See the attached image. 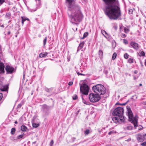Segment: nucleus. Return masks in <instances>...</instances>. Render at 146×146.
Returning a JSON list of instances; mask_svg holds the SVG:
<instances>
[{"mask_svg": "<svg viewBox=\"0 0 146 146\" xmlns=\"http://www.w3.org/2000/svg\"><path fill=\"white\" fill-rule=\"evenodd\" d=\"M66 1L67 4L68 11L70 13L68 14L70 22L78 26L83 17L81 8L79 5L75 4V0H66Z\"/></svg>", "mask_w": 146, "mask_h": 146, "instance_id": "f257e3e1", "label": "nucleus"}, {"mask_svg": "<svg viewBox=\"0 0 146 146\" xmlns=\"http://www.w3.org/2000/svg\"><path fill=\"white\" fill-rule=\"evenodd\" d=\"M105 4L104 11L111 19L116 20L121 16V11L116 0H103Z\"/></svg>", "mask_w": 146, "mask_h": 146, "instance_id": "f03ea898", "label": "nucleus"}, {"mask_svg": "<svg viewBox=\"0 0 146 146\" xmlns=\"http://www.w3.org/2000/svg\"><path fill=\"white\" fill-rule=\"evenodd\" d=\"M92 90L96 94H90L89 96L90 100H100L102 98L103 100H105L109 96V94L106 92V88L102 84H98L93 86Z\"/></svg>", "mask_w": 146, "mask_h": 146, "instance_id": "7ed1b4c3", "label": "nucleus"}, {"mask_svg": "<svg viewBox=\"0 0 146 146\" xmlns=\"http://www.w3.org/2000/svg\"><path fill=\"white\" fill-rule=\"evenodd\" d=\"M127 111L126 113L128 117L129 121L132 123L134 125V127L136 128L138 126V117L137 115L133 117L132 112L129 106L127 107Z\"/></svg>", "mask_w": 146, "mask_h": 146, "instance_id": "20e7f679", "label": "nucleus"}, {"mask_svg": "<svg viewBox=\"0 0 146 146\" xmlns=\"http://www.w3.org/2000/svg\"><path fill=\"white\" fill-rule=\"evenodd\" d=\"M124 113L123 108L121 107H117L116 108L112 113L113 115L116 116H123Z\"/></svg>", "mask_w": 146, "mask_h": 146, "instance_id": "39448f33", "label": "nucleus"}, {"mask_svg": "<svg viewBox=\"0 0 146 146\" xmlns=\"http://www.w3.org/2000/svg\"><path fill=\"white\" fill-rule=\"evenodd\" d=\"M80 92L84 95H87L89 89L88 86L85 84H83L82 85H81V84H80Z\"/></svg>", "mask_w": 146, "mask_h": 146, "instance_id": "423d86ee", "label": "nucleus"}, {"mask_svg": "<svg viewBox=\"0 0 146 146\" xmlns=\"http://www.w3.org/2000/svg\"><path fill=\"white\" fill-rule=\"evenodd\" d=\"M112 121L115 123H121L123 122L124 120V117L123 116H117V117H113Z\"/></svg>", "mask_w": 146, "mask_h": 146, "instance_id": "0eeeda50", "label": "nucleus"}, {"mask_svg": "<svg viewBox=\"0 0 146 146\" xmlns=\"http://www.w3.org/2000/svg\"><path fill=\"white\" fill-rule=\"evenodd\" d=\"M32 125L33 127H36L39 125V120L36 116H35L32 119Z\"/></svg>", "mask_w": 146, "mask_h": 146, "instance_id": "6e6552de", "label": "nucleus"}, {"mask_svg": "<svg viewBox=\"0 0 146 146\" xmlns=\"http://www.w3.org/2000/svg\"><path fill=\"white\" fill-rule=\"evenodd\" d=\"M5 70L7 74H11L13 73L14 70V68L12 66L9 65H7L5 67Z\"/></svg>", "mask_w": 146, "mask_h": 146, "instance_id": "1a4fd4ad", "label": "nucleus"}, {"mask_svg": "<svg viewBox=\"0 0 146 146\" xmlns=\"http://www.w3.org/2000/svg\"><path fill=\"white\" fill-rule=\"evenodd\" d=\"M130 45L133 48L136 50H138L139 48V44L135 42H131Z\"/></svg>", "mask_w": 146, "mask_h": 146, "instance_id": "9d476101", "label": "nucleus"}, {"mask_svg": "<svg viewBox=\"0 0 146 146\" xmlns=\"http://www.w3.org/2000/svg\"><path fill=\"white\" fill-rule=\"evenodd\" d=\"M50 109V107L46 105H45L43 106V111L45 113V115H47L48 114V111Z\"/></svg>", "mask_w": 146, "mask_h": 146, "instance_id": "9b49d317", "label": "nucleus"}, {"mask_svg": "<svg viewBox=\"0 0 146 146\" xmlns=\"http://www.w3.org/2000/svg\"><path fill=\"white\" fill-rule=\"evenodd\" d=\"M4 65L2 63H0V74L4 73Z\"/></svg>", "mask_w": 146, "mask_h": 146, "instance_id": "f8f14e48", "label": "nucleus"}, {"mask_svg": "<svg viewBox=\"0 0 146 146\" xmlns=\"http://www.w3.org/2000/svg\"><path fill=\"white\" fill-rule=\"evenodd\" d=\"M84 43V41H83L80 43L78 48L77 52H78L83 47Z\"/></svg>", "mask_w": 146, "mask_h": 146, "instance_id": "ddd939ff", "label": "nucleus"}, {"mask_svg": "<svg viewBox=\"0 0 146 146\" xmlns=\"http://www.w3.org/2000/svg\"><path fill=\"white\" fill-rule=\"evenodd\" d=\"M97 101H83V102L84 104L86 105H90L91 102H95Z\"/></svg>", "mask_w": 146, "mask_h": 146, "instance_id": "4468645a", "label": "nucleus"}, {"mask_svg": "<svg viewBox=\"0 0 146 146\" xmlns=\"http://www.w3.org/2000/svg\"><path fill=\"white\" fill-rule=\"evenodd\" d=\"M1 90L2 91H7L8 90V85H5L3 86V88H1Z\"/></svg>", "mask_w": 146, "mask_h": 146, "instance_id": "2eb2a0df", "label": "nucleus"}, {"mask_svg": "<svg viewBox=\"0 0 146 146\" xmlns=\"http://www.w3.org/2000/svg\"><path fill=\"white\" fill-rule=\"evenodd\" d=\"M47 54V52L41 53L39 54V56L41 58L44 57L46 56Z\"/></svg>", "mask_w": 146, "mask_h": 146, "instance_id": "dca6fc26", "label": "nucleus"}, {"mask_svg": "<svg viewBox=\"0 0 146 146\" xmlns=\"http://www.w3.org/2000/svg\"><path fill=\"white\" fill-rule=\"evenodd\" d=\"M21 18H22V25H23L24 22L26 20H27L28 21H29V19L28 18H26L25 17H21Z\"/></svg>", "mask_w": 146, "mask_h": 146, "instance_id": "f3484780", "label": "nucleus"}, {"mask_svg": "<svg viewBox=\"0 0 146 146\" xmlns=\"http://www.w3.org/2000/svg\"><path fill=\"white\" fill-rule=\"evenodd\" d=\"M21 130L23 131H26L27 129V127L25 125H23L21 127Z\"/></svg>", "mask_w": 146, "mask_h": 146, "instance_id": "a211bd4d", "label": "nucleus"}, {"mask_svg": "<svg viewBox=\"0 0 146 146\" xmlns=\"http://www.w3.org/2000/svg\"><path fill=\"white\" fill-rule=\"evenodd\" d=\"M28 9L29 11L32 12L35 11L37 9L36 7L35 9H33L31 7V8L28 7Z\"/></svg>", "mask_w": 146, "mask_h": 146, "instance_id": "6ab92c4d", "label": "nucleus"}, {"mask_svg": "<svg viewBox=\"0 0 146 146\" xmlns=\"http://www.w3.org/2000/svg\"><path fill=\"white\" fill-rule=\"evenodd\" d=\"M99 55L100 57V58H102L103 56V52L102 51L100 50L99 51Z\"/></svg>", "mask_w": 146, "mask_h": 146, "instance_id": "aec40b11", "label": "nucleus"}, {"mask_svg": "<svg viewBox=\"0 0 146 146\" xmlns=\"http://www.w3.org/2000/svg\"><path fill=\"white\" fill-rule=\"evenodd\" d=\"M137 140L141 142H142L144 141L143 137L142 136L138 137L137 138Z\"/></svg>", "mask_w": 146, "mask_h": 146, "instance_id": "412c9836", "label": "nucleus"}, {"mask_svg": "<svg viewBox=\"0 0 146 146\" xmlns=\"http://www.w3.org/2000/svg\"><path fill=\"white\" fill-rule=\"evenodd\" d=\"M53 88H45V91L48 92H50L52 91Z\"/></svg>", "mask_w": 146, "mask_h": 146, "instance_id": "4be33fe9", "label": "nucleus"}, {"mask_svg": "<svg viewBox=\"0 0 146 146\" xmlns=\"http://www.w3.org/2000/svg\"><path fill=\"white\" fill-rule=\"evenodd\" d=\"M139 54L140 56H144L145 55V53L142 51H140Z\"/></svg>", "mask_w": 146, "mask_h": 146, "instance_id": "5701e85b", "label": "nucleus"}, {"mask_svg": "<svg viewBox=\"0 0 146 146\" xmlns=\"http://www.w3.org/2000/svg\"><path fill=\"white\" fill-rule=\"evenodd\" d=\"M90 132V130L89 129H87L84 131V133L85 135H88Z\"/></svg>", "mask_w": 146, "mask_h": 146, "instance_id": "b1692460", "label": "nucleus"}, {"mask_svg": "<svg viewBox=\"0 0 146 146\" xmlns=\"http://www.w3.org/2000/svg\"><path fill=\"white\" fill-rule=\"evenodd\" d=\"M101 33H102V35L104 36L106 38V37L105 35L104 34H106V35H107L108 34L106 32V31L105 30H101Z\"/></svg>", "mask_w": 146, "mask_h": 146, "instance_id": "393cba45", "label": "nucleus"}, {"mask_svg": "<svg viewBox=\"0 0 146 146\" xmlns=\"http://www.w3.org/2000/svg\"><path fill=\"white\" fill-rule=\"evenodd\" d=\"M117 56V54L115 52H114L113 53L112 56V59L113 60H114L115 59Z\"/></svg>", "mask_w": 146, "mask_h": 146, "instance_id": "a878e982", "label": "nucleus"}, {"mask_svg": "<svg viewBox=\"0 0 146 146\" xmlns=\"http://www.w3.org/2000/svg\"><path fill=\"white\" fill-rule=\"evenodd\" d=\"M132 126L130 125L127 126L125 128V129H127V130H131L132 129Z\"/></svg>", "mask_w": 146, "mask_h": 146, "instance_id": "bb28decb", "label": "nucleus"}, {"mask_svg": "<svg viewBox=\"0 0 146 146\" xmlns=\"http://www.w3.org/2000/svg\"><path fill=\"white\" fill-rule=\"evenodd\" d=\"M78 96L76 94H75L73 95V96H72V98L73 100H77L78 99Z\"/></svg>", "mask_w": 146, "mask_h": 146, "instance_id": "cd10ccee", "label": "nucleus"}, {"mask_svg": "<svg viewBox=\"0 0 146 146\" xmlns=\"http://www.w3.org/2000/svg\"><path fill=\"white\" fill-rule=\"evenodd\" d=\"M15 129L13 128H12L11 130V133L12 135H13L15 133Z\"/></svg>", "mask_w": 146, "mask_h": 146, "instance_id": "c85d7f7f", "label": "nucleus"}, {"mask_svg": "<svg viewBox=\"0 0 146 146\" xmlns=\"http://www.w3.org/2000/svg\"><path fill=\"white\" fill-rule=\"evenodd\" d=\"M88 32H86L84 33V34L83 36V37L82 38V39H84V38H85L86 36H88Z\"/></svg>", "mask_w": 146, "mask_h": 146, "instance_id": "c756f323", "label": "nucleus"}, {"mask_svg": "<svg viewBox=\"0 0 146 146\" xmlns=\"http://www.w3.org/2000/svg\"><path fill=\"white\" fill-rule=\"evenodd\" d=\"M47 37H46L44 39V40H43V44H44V46L46 43V41H47Z\"/></svg>", "mask_w": 146, "mask_h": 146, "instance_id": "7c9ffc66", "label": "nucleus"}, {"mask_svg": "<svg viewBox=\"0 0 146 146\" xmlns=\"http://www.w3.org/2000/svg\"><path fill=\"white\" fill-rule=\"evenodd\" d=\"M24 134H22L20 135H18L17 137V139H20L22 138L24 136Z\"/></svg>", "mask_w": 146, "mask_h": 146, "instance_id": "2f4dec72", "label": "nucleus"}, {"mask_svg": "<svg viewBox=\"0 0 146 146\" xmlns=\"http://www.w3.org/2000/svg\"><path fill=\"white\" fill-rule=\"evenodd\" d=\"M129 56L128 54L127 53L125 54L124 55V57L125 59H127L128 58Z\"/></svg>", "mask_w": 146, "mask_h": 146, "instance_id": "473e14b6", "label": "nucleus"}, {"mask_svg": "<svg viewBox=\"0 0 146 146\" xmlns=\"http://www.w3.org/2000/svg\"><path fill=\"white\" fill-rule=\"evenodd\" d=\"M129 13L130 14H131L133 13V11L132 9H129L128 10Z\"/></svg>", "mask_w": 146, "mask_h": 146, "instance_id": "72a5a7b5", "label": "nucleus"}, {"mask_svg": "<svg viewBox=\"0 0 146 146\" xmlns=\"http://www.w3.org/2000/svg\"><path fill=\"white\" fill-rule=\"evenodd\" d=\"M124 32L126 33H128L129 31V29H127L126 28H124Z\"/></svg>", "mask_w": 146, "mask_h": 146, "instance_id": "f704fd0d", "label": "nucleus"}, {"mask_svg": "<svg viewBox=\"0 0 146 146\" xmlns=\"http://www.w3.org/2000/svg\"><path fill=\"white\" fill-rule=\"evenodd\" d=\"M128 62L129 63H131L133 62V59L132 58H129L128 59Z\"/></svg>", "mask_w": 146, "mask_h": 146, "instance_id": "c9c22d12", "label": "nucleus"}, {"mask_svg": "<svg viewBox=\"0 0 146 146\" xmlns=\"http://www.w3.org/2000/svg\"><path fill=\"white\" fill-rule=\"evenodd\" d=\"M123 42L124 43H125V44H128V41L126 39H123Z\"/></svg>", "mask_w": 146, "mask_h": 146, "instance_id": "e433bc0d", "label": "nucleus"}, {"mask_svg": "<svg viewBox=\"0 0 146 146\" xmlns=\"http://www.w3.org/2000/svg\"><path fill=\"white\" fill-rule=\"evenodd\" d=\"M23 104V103H22L21 104H19L18 105V106H17V107L18 108H20L21 106Z\"/></svg>", "mask_w": 146, "mask_h": 146, "instance_id": "4c0bfd02", "label": "nucleus"}, {"mask_svg": "<svg viewBox=\"0 0 146 146\" xmlns=\"http://www.w3.org/2000/svg\"><path fill=\"white\" fill-rule=\"evenodd\" d=\"M54 143V141L53 140H52L50 143V146H52Z\"/></svg>", "mask_w": 146, "mask_h": 146, "instance_id": "58836bf2", "label": "nucleus"}, {"mask_svg": "<svg viewBox=\"0 0 146 146\" xmlns=\"http://www.w3.org/2000/svg\"><path fill=\"white\" fill-rule=\"evenodd\" d=\"M127 102H126V103H122V104H119V103L118 104V103H117L116 104H119L120 105H121L124 106V105H125L127 104Z\"/></svg>", "mask_w": 146, "mask_h": 146, "instance_id": "ea45409f", "label": "nucleus"}, {"mask_svg": "<svg viewBox=\"0 0 146 146\" xmlns=\"http://www.w3.org/2000/svg\"><path fill=\"white\" fill-rule=\"evenodd\" d=\"M141 145L143 146H146V142H145L141 143Z\"/></svg>", "mask_w": 146, "mask_h": 146, "instance_id": "a19ab883", "label": "nucleus"}, {"mask_svg": "<svg viewBox=\"0 0 146 146\" xmlns=\"http://www.w3.org/2000/svg\"><path fill=\"white\" fill-rule=\"evenodd\" d=\"M5 1V0H0V5L2 4Z\"/></svg>", "mask_w": 146, "mask_h": 146, "instance_id": "79ce46f5", "label": "nucleus"}, {"mask_svg": "<svg viewBox=\"0 0 146 146\" xmlns=\"http://www.w3.org/2000/svg\"><path fill=\"white\" fill-rule=\"evenodd\" d=\"M3 96V95L1 93H0V100H1L2 99Z\"/></svg>", "mask_w": 146, "mask_h": 146, "instance_id": "37998d69", "label": "nucleus"}, {"mask_svg": "<svg viewBox=\"0 0 146 146\" xmlns=\"http://www.w3.org/2000/svg\"><path fill=\"white\" fill-rule=\"evenodd\" d=\"M121 36L122 38H125L126 37V35L125 34H122Z\"/></svg>", "mask_w": 146, "mask_h": 146, "instance_id": "c03bdc74", "label": "nucleus"}, {"mask_svg": "<svg viewBox=\"0 0 146 146\" xmlns=\"http://www.w3.org/2000/svg\"><path fill=\"white\" fill-rule=\"evenodd\" d=\"M73 82H70L68 83V85L69 86H71L73 84Z\"/></svg>", "mask_w": 146, "mask_h": 146, "instance_id": "a18cd8bd", "label": "nucleus"}, {"mask_svg": "<svg viewBox=\"0 0 146 146\" xmlns=\"http://www.w3.org/2000/svg\"><path fill=\"white\" fill-rule=\"evenodd\" d=\"M77 74H78V75H83V76H84L85 75V74H83L81 73H79L78 72H77Z\"/></svg>", "mask_w": 146, "mask_h": 146, "instance_id": "49530a36", "label": "nucleus"}, {"mask_svg": "<svg viewBox=\"0 0 146 146\" xmlns=\"http://www.w3.org/2000/svg\"><path fill=\"white\" fill-rule=\"evenodd\" d=\"M143 140H144V139H146V133L143 135Z\"/></svg>", "mask_w": 146, "mask_h": 146, "instance_id": "de8ad7c7", "label": "nucleus"}, {"mask_svg": "<svg viewBox=\"0 0 146 146\" xmlns=\"http://www.w3.org/2000/svg\"><path fill=\"white\" fill-rule=\"evenodd\" d=\"M113 132V131H110V132H109L108 133V134L109 135H110Z\"/></svg>", "mask_w": 146, "mask_h": 146, "instance_id": "09e8293b", "label": "nucleus"}, {"mask_svg": "<svg viewBox=\"0 0 146 146\" xmlns=\"http://www.w3.org/2000/svg\"><path fill=\"white\" fill-rule=\"evenodd\" d=\"M1 52V46L0 45V53Z\"/></svg>", "mask_w": 146, "mask_h": 146, "instance_id": "8fccbe9b", "label": "nucleus"}, {"mask_svg": "<svg viewBox=\"0 0 146 146\" xmlns=\"http://www.w3.org/2000/svg\"><path fill=\"white\" fill-rule=\"evenodd\" d=\"M105 72V74H108V71H106V70H105V72Z\"/></svg>", "mask_w": 146, "mask_h": 146, "instance_id": "3c124183", "label": "nucleus"}, {"mask_svg": "<svg viewBox=\"0 0 146 146\" xmlns=\"http://www.w3.org/2000/svg\"><path fill=\"white\" fill-rule=\"evenodd\" d=\"M137 78L136 77L134 76V80H136Z\"/></svg>", "mask_w": 146, "mask_h": 146, "instance_id": "603ef678", "label": "nucleus"}, {"mask_svg": "<svg viewBox=\"0 0 146 146\" xmlns=\"http://www.w3.org/2000/svg\"><path fill=\"white\" fill-rule=\"evenodd\" d=\"M137 70H135L134 72V73L135 74H137Z\"/></svg>", "mask_w": 146, "mask_h": 146, "instance_id": "864d4df0", "label": "nucleus"}, {"mask_svg": "<svg viewBox=\"0 0 146 146\" xmlns=\"http://www.w3.org/2000/svg\"><path fill=\"white\" fill-rule=\"evenodd\" d=\"M145 65L146 66V59L145 60Z\"/></svg>", "mask_w": 146, "mask_h": 146, "instance_id": "5fc2aeb1", "label": "nucleus"}, {"mask_svg": "<svg viewBox=\"0 0 146 146\" xmlns=\"http://www.w3.org/2000/svg\"><path fill=\"white\" fill-rule=\"evenodd\" d=\"M7 16H9L10 15V14H7Z\"/></svg>", "mask_w": 146, "mask_h": 146, "instance_id": "6e6d98bb", "label": "nucleus"}, {"mask_svg": "<svg viewBox=\"0 0 146 146\" xmlns=\"http://www.w3.org/2000/svg\"><path fill=\"white\" fill-rule=\"evenodd\" d=\"M144 104L145 105H146V101H145L144 103Z\"/></svg>", "mask_w": 146, "mask_h": 146, "instance_id": "4d7b16f0", "label": "nucleus"}, {"mask_svg": "<svg viewBox=\"0 0 146 146\" xmlns=\"http://www.w3.org/2000/svg\"><path fill=\"white\" fill-rule=\"evenodd\" d=\"M76 138H73V141H74V140Z\"/></svg>", "mask_w": 146, "mask_h": 146, "instance_id": "13d9d810", "label": "nucleus"}, {"mask_svg": "<svg viewBox=\"0 0 146 146\" xmlns=\"http://www.w3.org/2000/svg\"><path fill=\"white\" fill-rule=\"evenodd\" d=\"M10 31H9V32H8V33H7V34H8V35H9V34H10Z\"/></svg>", "mask_w": 146, "mask_h": 146, "instance_id": "bf43d9fd", "label": "nucleus"}, {"mask_svg": "<svg viewBox=\"0 0 146 146\" xmlns=\"http://www.w3.org/2000/svg\"><path fill=\"white\" fill-rule=\"evenodd\" d=\"M15 124H17V121H15Z\"/></svg>", "mask_w": 146, "mask_h": 146, "instance_id": "052dcab7", "label": "nucleus"}, {"mask_svg": "<svg viewBox=\"0 0 146 146\" xmlns=\"http://www.w3.org/2000/svg\"><path fill=\"white\" fill-rule=\"evenodd\" d=\"M1 27H4V26L3 25H2L1 26Z\"/></svg>", "mask_w": 146, "mask_h": 146, "instance_id": "680f3d73", "label": "nucleus"}, {"mask_svg": "<svg viewBox=\"0 0 146 146\" xmlns=\"http://www.w3.org/2000/svg\"><path fill=\"white\" fill-rule=\"evenodd\" d=\"M133 97H135L136 98H137V97H136V96H134Z\"/></svg>", "mask_w": 146, "mask_h": 146, "instance_id": "e2e57ef3", "label": "nucleus"}, {"mask_svg": "<svg viewBox=\"0 0 146 146\" xmlns=\"http://www.w3.org/2000/svg\"><path fill=\"white\" fill-rule=\"evenodd\" d=\"M77 28L76 27V31H77Z\"/></svg>", "mask_w": 146, "mask_h": 146, "instance_id": "0e129e2a", "label": "nucleus"}, {"mask_svg": "<svg viewBox=\"0 0 146 146\" xmlns=\"http://www.w3.org/2000/svg\"><path fill=\"white\" fill-rule=\"evenodd\" d=\"M139 86H142V84H139Z\"/></svg>", "mask_w": 146, "mask_h": 146, "instance_id": "69168bd1", "label": "nucleus"}, {"mask_svg": "<svg viewBox=\"0 0 146 146\" xmlns=\"http://www.w3.org/2000/svg\"><path fill=\"white\" fill-rule=\"evenodd\" d=\"M141 65L142 66H143V64H141Z\"/></svg>", "mask_w": 146, "mask_h": 146, "instance_id": "338daca9", "label": "nucleus"}, {"mask_svg": "<svg viewBox=\"0 0 146 146\" xmlns=\"http://www.w3.org/2000/svg\"><path fill=\"white\" fill-rule=\"evenodd\" d=\"M82 98L83 100H84L83 99V98L82 97Z\"/></svg>", "mask_w": 146, "mask_h": 146, "instance_id": "774afa93", "label": "nucleus"}]
</instances>
